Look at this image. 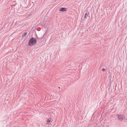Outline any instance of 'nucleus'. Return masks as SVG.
Segmentation results:
<instances>
[{"label":"nucleus","instance_id":"1","mask_svg":"<svg viewBox=\"0 0 127 127\" xmlns=\"http://www.w3.org/2000/svg\"><path fill=\"white\" fill-rule=\"evenodd\" d=\"M37 40L35 38L32 37L29 41L28 43V45L29 46H32L36 43Z\"/></svg>","mask_w":127,"mask_h":127},{"label":"nucleus","instance_id":"2","mask_svg":"<svg viewBox=\"0 0 127 127\" xmlns=\"http://www.w3.org/2000/svg\"><path fill=\"white\" fill-rule=\"evenodd\" d=\"M117 115L118 116V119L120 121H122L124 119L125 117H124L123 115L122 114H117Z\"/></svg>","mask_w":127,"mask_h":127},{"label":"nucleus","instance_id":"3","mask_svg":"<svg viewBox=\"0 0 127 127\" xmlns=\"http://www.w3.org/2000/svg\"><path fill=\"white\" fill-rule=\"evenodd\" d=\"M67 8L65 7H61L59 9V11L62 12H65L67 11Z\"/></svg>","mask_w":127,"mask_h":127},{"label":"nucleus","instance_id":"4","mask_svg":"<svg viewBox=\"0 0 127 127\" xmlns=\"http://www.w3.org/2000/svg\"><path fill=\"white\" fill-rule=\"evenodd\" d=\"M51 120V118H48L47 119H46V121L48 123H49L50 121Z\"/></svg>","mask_w":127,"mask_h":127},{"label":"nucleus","instance_id":"5","mask_svg":"<svg viewBox=\"0 0 127 127\" xmlns=\"http://www.w3.org/2000/svg\"><path fill=\"white\" fill-rule=\"evenodd\" d=\"M89 14V13H88L87 12L86 13L85 15V17L86 18H87V17L88 16V15Z\"/></svg>","mask_w":127,"mask_h":127},{"label":"nucleus","instance_id":"6","mask_svg":"<svg viewBox=\"0 0 127 127\" xmlns=\"http://www.w3.org/2000/svg\"><path fill=\"white\" fill-rule=\"evenodd\" d=\"M27 34V32H26L25 33H24V34L22 36L23 37H24L25 36H26V35Z\"/></svg>","mask_w":127,"mask_h":127},{"label":"nucleus","instance_id":"7","mask_svg":"<svg viewBox=\"0 0 127 127\" xmlns=\"http://www.w3.org/2000/svg\"><path fill=\"white\" fill-rule=\"evenodd\" d=\"M105 69L104 68H103L102 69V71H105Z\"/></svg>","mask_w":127,"mask_h":127}]
</instances>
